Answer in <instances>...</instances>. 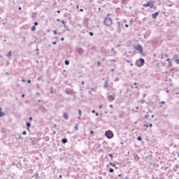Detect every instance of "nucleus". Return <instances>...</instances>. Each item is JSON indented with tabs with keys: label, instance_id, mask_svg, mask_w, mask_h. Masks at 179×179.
Here are the masks:
<instances>
[{
	"label": "nucleus",
	"instance_id": "49530a36",
	"mask_svg": "<svg viewBox=\"0 0 179 179\" xmlns=\"http://www.w3.org/2000/svg\"><path fill=\"white\" fill-rule=\"evenodd\" d=\"M64 38H61L62 41H64Z\"/></svg>",
	"mask_w": 179,
	"mask_h": 179
},
{
	"label": "nucleus",
	"instance_id": "7c9ffc66",
	"mask_svg": "<svg viewBox=\"0 0 179 179\" xmlns=\"http://www.w3.org/2000/svg\"><path fill=\"white\" fill-rule=\"evenodd\" d=\"M90 36H93V32H89Z\"/></svg>",
	"mask_w": 179,
	"mask_h": 179
},
{
	"label": "nucleus",
	"instance_id": "9d476101",
	"mask_svg": "<svg viewBox=\"0 0 179 179\" xmlns=\"http://www.w3.org/2000/svg\"><path fill=\"white\" fill-rule=\"evenodd\" d=\"M108 99L109 100H114L115 97H114V96H113V95H109V96H108Z\"/></svg>",
	"mask_w": 179,
	"mask_h": 179
},
{
	"label": "nucleus",
	"instance_id": "4be33fe9",
	"mask_svg": "<svg viewBox=\"0 0 179 179\" xmlns=\"http://www.w3.org/2000/svg\"><path fill=\"white\" fill-rule=\"evenodd\" d=\"M38 22H34V26L36 27V26H38Z\"/></svg>",
	"mask_w": 179,
	"mask_h": 179
},
{
	"label": "nucleus",
	"instance_id": "412c9836",
	"mask_svg": "<svg viewBox=\"0 0 179 179\" xmlns=\"http://www.w3.org/2000/svg\"><path fill=\"white\" fill-rule=\"evenodd\" d=\"M144 127H145V128H149V124H144Z\"/></svg>",
	"mask_w": 179,
	"mask_h": 179
},
{
	"label": "nucleus",
	"instance_id": "a878e982",
	"mask_svg": "<svg viewBox=\"0 0 179 179\" xmlns=\"http://www.w3.org/2000/svg\"><path fill=\"white\" fill-rule=\"evenodd\" d=\"M27 134V132H26V131H24L23 132H22V135H26Z\"/></svg>",
	"mask_w": 179,
	"mask_h": 179
},
{
	"label": "nucleus",
	"instance_id": "f704fd0d",
	"mask_svg": "<svg viewBox=\"0 0 179 179\" xmlns=\"http://www.w3.org/2000/svg\"><path fill=\"white\" fill-rule=\"evenodd\" d=\"M125 27H129V25H128V24H126Z\"/></svg>",
	"mask_w": 179,
	"mask_h": 179
},
{
	"label": "nucleus",
	"instance_id": "7ed1b4c3",
	"mask_svg": "<svg viewBox=\"0 0 179 179\" xmlns=\"http://www.w3.org/2000/svg\"><path fill=\"white\" fill-rule=\"evenodd\" d=\"M134 50H136L137 51H139L141 54L143 52V48H142V45H137L134 46Z\"/></svg>",
	"mask_w": 179,
	"mask_h": 179
},
{
	"label": "nucleus",
	"instance_id": "e433bc0d",
	"mask_svg": "<svg viewBox=\"0 0 179 179\" xmlns=\"http://www.w3.org/2000/svg\"><path fill=\"white\" fill-rule=\"evenodd\" d=\"M148 116L147 115H145V118L148 120Z\"/></svg>",
	"mask_w": 179,
	"mask_h": 179
},
{
	"label": "nucleus",
	"instance_id": "c756f323",
	"mask_svg": "<svg viewBox=\"0 0 179 179\" xmlns=\"http://www.w3.org/2000/svg\"><path fill=\"white\" fill-rule=\"evenodd\" d=\"M27 83H29V84L31 83V80H27Z\"/></svg>",
	"mask_w": 179,
	"mask_h": 179
},
{
	"label": "nucleus",
	"instance_id": "a211bd4d",
	"mask_svg": "<svg viewBox=\"0 0 179 179\" xmlns=\"http://www.w3.org/2000/svg\"><path fill=\"white\" fill-rule=\"evenodd\" d=\"M169 66H173V63L171 62V61L169 62Z\"/></svg>",
	"mask_w": 179,
	"mask_h": 179
},
{
	"label": "nucleus",
	"instance_id": "f257e3e1",
	"mask_svg": "<svg viewBox=\"0 0 179 179\" xmlns=\"http://www.w3.org/2000/svg\"><path fill=\"white\" fill-rule=\"evenodd\" d=\"M105 135L108 139H111V138L114 137V133H113L110 130L106 131Z\"/></svg>",
	"mask_w": 179,
	"mask_h": 179
},
{
	"label": "nucleus",
	"instance_id": "dca6fc26",
	"mask_svg": "<svg viewBox=\"0 0 179 179\" xmlns=\"http://www.w3.org/2000/svg\"><path fill=\"white\" fill-rule=\"evenodd\" d=\"M64 64L65 65H69V61L65 60Z\"/></svg>",
	"mask_w": 179,
	"mask_h": 179
},
{
	"label": "nucleus",
	"instance_id": "f8f14e48",
	"mask_svg": "<svg viewBox=\"0 0 179 179\" xmlns=\"http://www.w3.org/2000/svg\"><path fill=\"white\" fill-rule=\"evenodd\" d=\"M31 124L30 123H29V122H27V129H29V128H30V127H31Z\"/></svg>",
	"mask_w": 179,
	"mask_h": 179
},
{
	"label": "nucleus",
	"instance_id": "aec40b11",
	"mask_svg": "<svg viewBox=\"0 0 179 179\" xmlns=\"http://www.w3.org/2000/svg\"><path fill=\"white\" fill-rule=\"evenodd\" d=\"M137 140H138V141H142V137L138 136V137L137 138Z\"/></svg>",
	"mask_w": 179,
	"mask_h": 179
},
{
	"label": "nucleus",
	"instance_id": "5fc2aeb1",
	"mask_svg": "<svg viewBox=\"0 0 179 179\" xmlns=\"http://www.w3.org/2000/svg\"><path fill=\"white\" fill-rule=\"evenodd\" d=\"M96 117H97V116L99 115V113H96Z\"/></svg>",
	"mask_w": 179,
	"mask_h": 179
},
{
	"label": "nucleus",
	"instance_id": "de8ad7c7",
	"mask_svg": "<svg viewBox=\"0 0 179 179\" xmlns=\"http://www.w3.org/2000/svg\"><path fill=\"white\" fill-rule=\"evenodd\" d=\"M109 107H110V108H113V105H110Z\"/></svg>",
	"mask_w": 179,
	"mask_h": 179
},
{
	"label": "nucleus",
	"instance_id": "c9c22d12",
	"mask_svg": "<svg viewBox=\"0 0 179 179\" xmlns=\"http://www.w3.org/2000/svg\"><path fill=\"white\" fill-rule=\"evenodd\" d=\"M52 44H53V45H55V44H57V42L55 41V42L52 43Z\"/></svg>",
	"mask_w": 179,
	"mask_h": 179
},
{
	"label": "nucleus",
	"instance_id": "a18cd8bd",
	"mask_svg": "<svg viewBox=\"0 0 179 179\" xmlns=\"http://www.w3.org/2000/svg\"><path fill=\"white\" fill-rule=\"evenodd\" d=\"M134 85L135 86H136V85H138V83H134Z\"/></svg>",
	"mask_w": 179,
	"mask_h": 179
},
{
	"label": "nucleus",
	"instance_id": "4d7b16f0",
	"mask_svg": "<svg viewBox=\"0 0 179 179\" xmlns=\"http://www.w3.org/2000/svg\"><path fill=\"white\" fill-rule=\"evenodd\" d=\"M57 20L58 22H59V19H57Z\"/></svg>",
	"mask_w": 179,
	"mask_h": 179
},
{
	"label": "nucleus",
	"instance_id": "a19ab883",
	"mask_svg": "<svg viewBox=\"0 0 179 179\" xmlns=\"http://www.w3.org/2000/svg\"><path fill=\"white\" fill-rule=\"evenodd\" d=\"M31 120H33V117H29V121H31Z\"/></svg>",
	"mask_w": 179,
	"mask_h": 179
},
{
	"label": "nucleus",
	"instance_id": "6e6552de",
	"mask_svg": "<svg viewBox=\"0 0 179 179\" xmlns=\"http://www.w3.org/2000/svg\"><path fill=\"white\" fill-rule=\"evenodd\" d=\"M5 115V113L2 111V108H0V117H3Z\"/></svg>",
	"mask_w": 179,
	"mask_h": 179
},
{
	"label": "nucleus",
	"instance_id": "0eeeda50",
	"mask_svg": "<svg viewBox=\"0 0 179 179\" xmlns=\"http://www.w3.org/2000/svg\"><path fill=\"white\" fill-rule=\"evenodd\" d=\"M63 117H64V118L65 120H68V119L69 118V115H68L67 113H64L63 114Z\"/></svg>",
	"mask_w": 179,
	"mask_h": 179
},
{
	"label": "nucleus",
	"instance_id": "393cba45",
	"mask_svg": "<svg viewBox=\"0 0 179 179\" xmlns=\"http://www.w3.org/2000/svg\"><path fill=\"white\" fill-rule=\"evenodd\" d=\"M79 115H82V111L80 110H78Z\"/></svg>",
	"mask_w": 179,
	"mask_h": 179
},
{
	"label": "nucleus",
	"instance_id": "4468645a",
	"mask_svg": "<svg viewBox=\"0 0 179 179\" xmlns=\"http://www.w3.org/2000/svg\"><path fill=\"white\" fill-rule=\"evenodd\" d=\"M104 87H108V83L107 81L105 83Z\"/></svg>",
	"mask_w": 179,
	"mask_h": 179
},
{
	"label": "nucleus",
	"instance_id": "39448f33",
	"mask_svg": "<svg viewBox=\"0 0 179 179\" xmlns=\"http://www.w3.org/2000/svg\"><path fill=\"white\" fill-rule=\"evenodd\" d=\"M148 3V7L150 8L151 9H153L155 4L151 1H149Z\"/></svg>",
	"mask_w": 179,
	"mask_h": 179
},
{
	"label": "nucleus",
	"instance_id": "864d4df0",
	"mask_svg": "<svg viewBox=\"0 0 179 179\" xmlns=\"http://www.w3.org/2000/svg\"><path fill=\"white\" fill-rule=\"evenodd\" d=\"M22 82H26V80H22Z\"/></svg>",
	"mask_w": 179,
	"mask_h": 179
},
{
	"label": "nucleus",
	"instance_id": "f03ea898",
	"mask_svg": "<svg viewBox=\"0 0 179 179\" xmlns=\"http://www.w3.org/2000/svg\"><path fill=\"white\" fill-rule=\"evenodd\" d=\"M104 24L106 26H111L113 24V20L111 18H106L104 20Z\"/></svg>",
	"mask_w": 179,
	"mask_h": 179
},
{
	"label": "nucleus",
	"instance_id": "13d9d810",
	"mask_svg": "<svg viewBox=\"0 0 179 179\" xmlns=\"http://www.w3.org/2000/svg\"><path fill=\"white\" fill-rule=\"evenodd\" d=\"M131 23H134V21H130Z\"/></svg>",
	"mask_w": 179,
	"mask_h": 179
},
{
	"label": "nucleus",
	"instance_id": "58836bf2",
	"mask_svg": "<svg viewBox=\"0 0 179 179\" xmlns=\"http://www.w3.org/2000/svg\"><path fill=\"white\" fill-rule=\"evenodd\" d=\"M90 134H91L92 135H93L94 133L93 132V131H90Z\"/></svg>",
	"mask_w": 179,
	"mask_h": 179
},
{
	"label": "nucleus",
	"instance_id": "ddd939ff",
	"mask_svg": "<svg viewBox=\"0 0 179 179\" xmlns=\"http://www.w3.org/2000/svg\"><path fill=\"white\" fill-rule=\"evenodd\" d=\"M7 57H12V51H10V52L7 54Z\"/></svg>",
	"mask_w": 179,
	"mask_h": 179
},
{
	"label": "nucleus",
	"instance_id": "4c0bfd02",
	"mask_svg": "<svg viewBox=\"0 0 179 179\" xmlns=\"http://www.w3.org/2000/svg\"><path fill=\"white\" fill-rule=\"evenodd\" d=\"M92 113L93 114H94V113H96V110H93L92 111Z\"/></svg>",
	"mask_w": 179,
	"mask_h": 179
},
{
	"label": "nucleus",
	"instance_id": "3c124183",
	"mask_svg": "<svg viewBox=\"0 0 179 179\" xmlns=\"http://www.w3.org/2000/svg\"><path fill=\"white\" fill-rule=\"evenodd\" d=\"M59 178H62V175H60V176H59Z\"/></svg>",
	"mask_w": 179,
	"mask_h": 179
},
{
	"label": "nucleus",
	"instance_id": "f3484780",
	"mask_svg": "<svg viewBox=\"0 0 179 179\" xmlns=\"http://www.w3.org/2000/svg\"><path fill=\"white\" fill-rule=\"evenodd\" d=\"M109 173H114V169H113L112 168H110L109 169Z\"/></svg>",
	"mask_w": 179,
	"mask_h": 179
},
{
	"label": "nucleus",
	"instance_id": "1a4fd4ad",
	"mask_svg": "<svg viewBox=\"0 0 179 179\" xmlns=\"http://www.w3.org/2000/svg\"><path fill=\"white\" fill-rule=\"evenodd\" d=\"M78 52H79V54H83V49L82 48H79L78 49Z\"/></svg>",
	"mask_w": 179,
	"mask_h": 179
},
{
	"label": "nucleus",
	"instance_id": "b1692460",
	"mask_svg": "<svg viewBox=\"0 0 179 179\" xmlns=\"http://www.w3.org/2000/svg\"><path fill=\"white\" fill-rule=\"evenodd\" d=\"M176 62L177 65H178V64H179V59H176Z\"/></svg>",
	"mask_w": 179,
	"mask_h": 179
},
{
	"label": "nucleus",
	"instance_id": "9b49d317",
	"mask_svg": "<svg viewBox=\"0 0 179 179\" xmlns=\"http://www.w3.org/2000/svg\"><path fill=\"white\" fill-rule=\"evenodd\" d=\"M62 143H66V142H68V140H66V138H63L62 140Z\"/></svg>",
	"mask_w": 179,
	"mask_h": 179
},
{
	"label": "nucleus",
	"instance_id": "72a5a7b5",
	"mask_svg": "<svg viewBox=\"0 0 179 179\" xmlns=\"http://www.w3.org/2000/svg\"><path fill=\"white\" fill-rule=\"evenodd\" d=\"M149 127H150V128H152V127H153V124H152V123H150V124H149Z\"/></svg>",
	"mask_w": 179,
	"mask_h": 179
},
{
	"label": "nucleus",
	"instance_id": "cd10ccee",
	"mask_svg": "<svg viewBox=\"0 0 179 179\" xmlns=\"http://www.w3.org/2000/svg\"><path fill=\"white\" fill-rule=\"evenodd\" d=\"M62 24H65V23H66V22H65L64 20H62Z\"/></svg>",
	"mask_w": 179,
	"mask_h": 179
},
{
	"label": "nucleus",
	"instance_id": "09e8293b",
	"mask_svg": "<svg viewBox=\"0 0 179 179\" xmlns=\"http://www.w3.org/2000/svg\"><path fill=\"white\" fill-rule=\"evenodd\" d=\"M152 118H155V115H152Z\"/></svg>",
	"mask_w": 179,
	"mask_h": 179
},
{
	"label": "nucleus",
	"instance_id": "6ab92c4d",
	"mask_svg": "<svg viewBox=\"0 0 179 179\" xmlns=\"http://www.w3.org/2000/svg\"><path fill=\"white\" fill-rule=\"evenodd\" d=\"M143 6H144V8H148V3L147 4H143Z\"/></svg>",
	"mask_w": 179,
	"mask_h": 179
},
{
	"label": "nucleus",
	"instance_id": "603ef678",
	"mask_svg": "<svg viewBox=\"0 0 179 179\" xmlns=\"http://www.w3.org/2000/svg\"><path fill=\"white\" fill-rule=\"evenodd\" d=\"M57 13H61V11H59V10H57Z\"/></svg>",
	"mask_w": 179,
	"mask_h": 179
},
{
	"label": "nucleus",
	"instance_id": "e2e57ef3",
	"mask_svg": "<svg viewBox=\"0 0 179 179\" xmlns=\"http://www.w3.org/2000/svg\"><path fill=\"white\" fill-rule=\"evenodd\" d=\"M106 1H110V0H106Z\"/></svg>",
	"mask_w": 179,
	"mask_h": 179
},
{
	"label": "nucleus",
	"instance_id": "c03bdc74",
	"mask_svg": "<svg viewBox=\"0 0 179 179\" xmlns=\"http://www.w3.org/2000/svg\"><path fill=\"white\" fill-rule=\"evenodd\" d=\"M80 12H83V9H80Z\"/></svg>",
	"mask_w": 179,
	"mask_h": 179
},
{
	"label": "nucleus",
	"instance_id": "37998d69",
	"mask_svg": "<svg viewBox=\"0 0 179 179\" xmlns=\"http://www.w3.org/2000/svg\"><path fill=\"white\" fill-rule=\"evenodd\" d=\"M167 62H170V59H166Z\"/></svg>",
	"mask_w": 179,
	"mask_h": 179
},
{
	"label": "nucleus",
	"instance_id": "6e6d98bb",
	"mask_svg": "<svg viewBox=\"0 0 179 179\" xmlns=\"http://www.w3.org/2000/svg\"><path fill=\"white\" fill-rule=\"evenodd\" d=\"M137 160H139V157H137Z\"/></svg>",
	"mask_w": 179,
	"mask_h": 179
},
{
	"label": "nucleus",
	"instance_id": "79ce46f5",
	"mask_svg": "<svg viewBox=\"0 0 179 179\" xmlns=\"http://www.w3.org/2000/svg\"><path fill=\"white\" fill-rule=\"evenodd\" d=\"M19 10H22V7L18 8Z\"/></svg>",
	"mask_w": 179,
	"mask_h": 179
},
{
	"label": "nucleus",
	"instance_id": "ea45409f",
	"mask_svg": "<svg viewBox=\"0 0 179 179\" xmlns=\"http://www.w3.org/2000/svg\"><path fill=\"white\" fill-rule=\"evenodd\" d=\"M76 9H79V5L76 6Z\"/></svg>",
	"mask_w": 179,
	"mask_h": 179
},
{
	"label": "nucleus",
	"instance_id": "5701e85b",
	"mask_svg": "<svg viewBox=\"0 0 179 179\" xmlns=\"http://www.w3.org/2000/svg\"><path fill=\"white\" fill-rule=\"evenodd\" d=\"M159 104H166V102L162 101L159 102Z\"/></svg>",
	"mask_w": 179,
	"mask_h": 179
},
{
	"label": "nucleus",
	"instance_id": "8fccbe9b",
	"mask_svg": "<svg viewBox=\"0 0 179 179\" xmlns=\"http://www.w3.org/2000/svg\"><path fill=\"white\" fill-rule=\"evenodd\" d=\"M22 97H24V94H22Z\"/></svg>",
	"mask_w": 179,
	"mask_h": 179
},
{
	"label": "nucleus",
	"instance_id": "c85d7f7f",
	"mask_svg": "<svg viewBox=\"0 0 179 179\" xmlns=\"http://www.w3.org/2000/svg\"><path fill=\"white\" fill-rule=\"evenodd\" d=\"M97 64H98V66H100V65H101V63L100 62H98Z\"/></svg>",
	"mask_w": 179,
	"mask_h": 179
},
{
	"label": "nucleus",
	"instance_id": "680f3d73",
	"mask_svg": "<svg viewBox=\"0 0 179 179\" xmlns=\"http://www.w3.org/2000/svg\"><path fill=\"white\" fill-rule=\"evenodd\" d=\"M99 107H100V108H101V106H100Z\"/></svg>",
	"mask_w": 179,
	"mask_h": 179
},
{
	"label": "nucleus",
	"instance_id": "bf43d9fd",
	"mask_svg": "<svg viewBox=\"0 0 179 179\" xmlns=\"http://www.w3.org/2000/svg\"><path fill=\"white\" fill-rule=\"evenodd\" d=\"M138 108H139L138 107H136V110H138Z\"/></svg>",
	"mask_w": 179,
	"mask_h": 179
},
{
	"label": "nucleus",
	"instance_id": "052dcab7",
	"mask_svg": "<svg viewBox=\"0 0 179 179\" xmlns=\"http://www.w3.org/2000/svg\"><path fill=\"white\" fill-rule=\"evenodd\" d=\"M160 107H163V106L160 105Z\"/></svg>",
	"mask_w": 179,
	"mask_h": 179
},
{
	"label": "nucleus",
	"instance_id": "20e7f679",
	"mask_svg": "<svg viewBox=\"0 0 179 179\" xmlns=\"http://www.w3.org/2000/svg\"><path fill=\"white\" fill-rule=\"evenodd\" d=\"M140 64L138 65V66H143V64H145V59H143V58H141L139 60Z\"/></svg>",
	"mask_w": 179,
	"mask_h": 179
},
{
	"label": "nucleus",
	"instance_id": "473e14b6",
	"mask_svg": "<svg viewBox=\"0 0 179 179\" xmlns=\"http://www.w3.org/2000/svg\"><path fill=\"white\" fill-rule=\"evenodd\" d=\"M53 33H54V34L56 36V34H57V31H53Z\"/></svg>",
	"mask_w": 179,
	"mask_h": 179
},
{
	"label": "nucleus",
	"instance_id": "2eb2a0df",
	"mask_svg": "<svg viewBox=\"0 0 179 179\" xmlns=\"http://www.w3.org/2000/svg\"><path fill=\"white\" fill-rule=\"evenodd\" d=\"M31 31H36V27L35 26L31 27Z\"/></svg>",
	"mask_w": 179,
	"mask_h": 179
},
{
	"label": "nucleus",
	"instance_id": "2f4dec72",
	"mask_svg": "<svg viewBox=\"0 0 179 179\" xmlns=\"http://www.w3.org/2000/svg\"><path fill=\"white\" fill-rule=\"evenodd\" d=\"M118 27H120L121 26V22H117Z\"/></svg>",
	"mask_w": 179,
	"mask_h": 179
},
{
	"label": "nucleus",
	"instance_id": "423d86ee",
	"mask_svg": "<svg viewBox=\"0 0 179 179\" xmlns=\"http://www.w3.org/2000/svg\"><path fill=\"white\" fill-rule=\"evenodd\" d=\"M157 16H159V13L158 12H156V13L152 14V18L153 19H156L157 17Z\"/></svg>",
	"mask_w": 179,
	"mask_h": 179
},
{
	"label": "nucleus",
	"instance_id": "bb28decb",
	"mask_svg": "<svg viewBox=\"0 0 179 179\" xmlns=\"http://www.w3.org/2000/svg\"><path fill=\"white\" fill-rule=\"evenodd\" d=\"M128 0H126V1H125V0H123L122 1V3H127V1Z\"/></svg>",
	"mask_w": 179,
	"mask_h": 179
}]
</instances>
